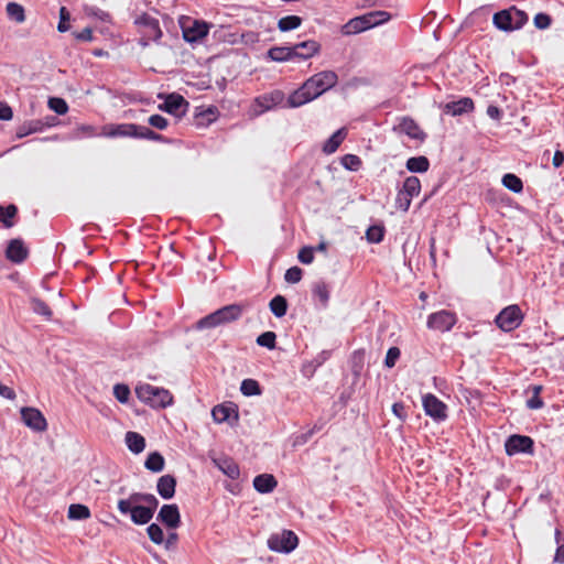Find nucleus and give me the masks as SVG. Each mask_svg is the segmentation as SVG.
Returning <instances> with one entry per match:
<instances>
[{
  "label": "nucleus",
  "instance_id": "423d86ee",
  "mask_svg": "<svg viewBox=\"0 0 564 564\" xmlns=\"http://www.w3.org/2000/svg\"><path fill=\"white\" fill-rule=\"evenodd\" d=\"M135 24L139 25L142 33V44L147 45L149 41H159L162 36L159 20L149 13H142L135 19Z\"/></svg>",
  "mask_w": 564,
  "mask_h": 564
},
{
  "label": "nucleus",
  "instance_id": "dca6fc26",
  "mask_svg": "<svg viewBox=\"0 0 564 564\" xmlns=\"http://www.w3.org/2000/svg\"><path fill=\"white\" fill-rule=\"evenodd\" d=\"M6 258L12 263L20 264L29 257V249L24 245L21 238H14L9 240L6 249Z\"/></svg>",
  "mask_w": 564,
  "mask_h": 564
},
{
  "label": "nucleus",
  "instance_id": "20e7f679",
  "mask_svg": "<svg viewBox=\"0 0 564 564\" xmlns=\"http://www.w3.org/2000/svg\"><path fill=\"white\" fill-rule=\"evenodd\" d=\"M135 394L140 401L153 409H165L173 403V395L169 390L149 383L137 386Z\"/></svg>",
  "mask_w": 564,
  "mask_h": 564
},
{
  "label": "nucleus",
  "instance_id": "c03bdc74",
  "mask_svg": "<svg viewBox=\"0 0 564 564\" xmlns=\"http://www.w3.org/2000/svg\"><path fill=\"white\" fill-rule=\"evenodd\" d=\"M138 139L151 140L156 142H169V140L164 135L151 130L145 126L140 124L138 130Z\"/></svg>",
  "mask_w": 564,
  "mask_h": 564
},
{
  "label": "nucleus",
  "instance_id": "0eeeda50",
  "mask_svg": "<svg viewBox=\"0 0 564 564\" xmlns=\"http://www.w3.org/2000/svg\"><path fill=\"white\" fill-rule=\"evenodd\" d=\"M299 543L297 535L291 530H283L280 534H272L268 540L270 550L282 553L292 552Z\"/></svg>",
  "mask_w": 564,
  "mask_h": 564
},
{
  "label": "nucleus",
  "instance_id": "13d9d810",
  "mask_svg": "<svg viewBox=\"0 0 564 564\" xmlns=\"http://www.w3.org/2000/svg\"><path fill=\"white\" fill-rule=\"evenodd\" d=\"M401 351L398 347H390L387 351L384 365L388 368L394 367L397 360L399 359Z\"/></svg>",
  "mask_w": 564,
  "mask_h": 564
},
{
  "label": "nucleus",
  "instance_id": "8fccbe9b",
  "mask_svg": "<svg viewBox=\"0 0 564 564\" xmlns=\"http://www.w3.org/2000/svg\"><path fill=\"white\" fill-rule=\"evenodd\" d=\"M48 107L57 115H65L68 111V105L63 98L51 97Z\"/></svg>",
  "mask_w": 564,
  "mask_h": 564
},
{
  "label": "nucleus",
  "instance_id": "09e8293b",
  "mask_svg": "<svg viewBox=\"0 0 564 564\" xmlns=\"http://www.w3.org/2000/svg\"><path fill=\"white\" fill-rule=\"evenodd\" d=\"M150 540L155 544H162L164 542V533L162 528L156 523H151L147 529Z\"/></svg>",
  "mask_w": 564,
  "mask_h": 564
},
{
  "label": "nucleus",
  "instance_id": "338daca9",
  "mask_svg": "<svg viewBox=\"0 0 564 564\" xmlns=\"http://www.w3.org/2000/svg\"><path fill=\"white\" fill-rule=\"evenodd\" d=\"M25 122L28 124L29 131H31V134L42 132L44 130L41 119H33Z\"/></svg>",
  "mask_w": 564,
  "mask_h": 564
},
{
  "label": "nucleus",
  "instance_id": "9b49d317",
  "mask_svg": "<svg viewBox=\"0 0 564 564\" xmlns=\"http://www.w3.org/2000/svg\"><path fill=\"white\" fill-rule=\"evenodd\" d=\"M188 101L180 94L172 93L164 97V102L159 105V109L176 117L185 115Z\"/></svg>",
  "mask_w": 564,
  "mask_h": 564
},
{
  "label": "nucleus",
  "instance_id": "a878e982",
  "mask_svg": "<svg viewBox=\"0 0 564 564\" xmlns=\"http://www.w3.org/2000/svg\"><path fill=\"white\" fill-rule=\"evenodd\" d=\"M276 486L278 481L271 474H261L253 479V487L260 494L272 492Z\"/></svg>",
  "mask_w": 564,
  "mask_h": 564
},
{
  "label": "nucleus",
  "instance_id": "2f4dec72",
  "mask_svg": "<svg viewBox=\"0 0 564 564\" xmlns=\"http://www.w3.org/2000/svg\"><path fill=\"white\" fill-rule=\"evenodd\" d=\"M18 215V207L14 204L8 206L0 205V221L4 228H12L14 226L13 218Z\"/></svg>",
  "mask_w": 564,
  "mask_h": 564
},
{
  "label": "nucleus",
  "instance_id": "f704fd0d",
  "mask_svg": "<svg viewBox=\"0 0 564 564\" xmlns=\"http://www.w3.org/2000/svg\"><path fill=\"white\" fill-rule=\"evenodd\" d=\"M302 24V18L299 15H286L278 21V29L281 32H289L297 29Z\"/></svg>",
  "mask_w": 564,
  "mask_h": 564
},
{
  "label": "nucleus",
  "instance_id": "4d7b16f0",
  "mask_svg": "<svg viewBox=\"0 0 564 564\" xmlns=\"http://www.w3.org/2000/svg\"><path fill=\"white\" fill-rule=\"evenodd\" d=\"M533 22L536 29L545 30L551 25L552 18L549 14L541 12L535 14Z\"/></svg>",
  "mask_w": 564,
  "mask_h": 564
},
{
  "label": "nucleus",
  "instance_id": "4c0bfd02",
  "mask_svg": "<svg viewBox=\"0 0 564 564\" xmlns=\"http://www.w3.org/2000/svg\"><path fill=\"white\" fill-rule=\"evenodd\" d=\"M31 307L35 314L42 315L46 321L52 319L53 312L43 300L39 297H32Z\"/></svg>",
  "mask_w": 564,
  "mask_h": 564
},
{
  "label": "nucleus",
  "instance_id": "72a5a7b5",
  "mask_svg": "<svg viewBox=\"0 0 564 564\" xmlns=\"http://www.w3.org/2000/svg\"><path fill=\"white\" fill-rule=\"evenodd\" d=\"M270 311L275 317H283L288 312V301L283 295H275L269 303Z\"/></svg>",
  "mask_w": 564,
  "mask_h": 564
},
{
  "label": "nucleus",
  "instance_id": "e2e57ef3",
  "mask_svg": "<svg viewBox=\"0 0 564 564\" xmlns=\"http://www.w3.org/2000/svg\"><path fill=\"white\" fill-rule=\"evenodd\" d=\"M73 35L76 40L82 42H90L94 39L91 28H85L80 32H74Z\"/></svg>",
  "mask_w": 564,
  "mask_h": 564
},
{
  "label": "nucleus",
  "instance_id": "79ce46f5",
  "mask_svg": "<svg viewBox=\"0 0 564 564\" xmlns=\"http://www.w3.org/2000/svg\"><path fill=\"white\" fill-rule=\"evenodd\" d=\"M221 325L217 311L206 315L205 317L200 318L196 322L195 328L196 329H205V328H214Z\"/></svg>",
  "mask_w": 564,
  "mask_h": 564
},
{
  "label": "nucleus",
  "instance_id": "5fc2aeb1",
  "mask_svg": "<svg viewBox=\"0 0 564 564\" xmlns=\"http://www.w3.org/2000/svg\"><path fill=\"white\" fill-rule=\"evenodd\" d=\"M70 19L69 11L65 7H61L59 9V22L57 25L58 32H66L69 30L68 21Z\"/></svg>",
  "mask_w": 564,
  "mask_h": 564
},
{
  "label": "nucleus",
  "instance_id": "2eb2a0df",
  "mask_svg": "<svg viewBox=\"0 0 564 564\" xmlns=\"http://www.w3.org/2000/svg\"><path fill=\"white\" fill-rule=\"evenodd\" d=\"M191 24H182L183 39L188 43H195L208 34V24L203 21L193 20Z\"/></svg>",
  "mask_w": 564,
  "mask_h": 564
},
{
  "label": "nucleus",
  "instance_id": "f03ea898",
  "mask_svg": "<svg viewBox=\"0 0 564 564\" xmlns=\"http://www.w3.org/2000/svg\"><path fill=\"white\" fill-rule=\"evenodd\" d=\"M391 18L387 11H371L362 15L350 19L346 24L341 26V34L352 35L360 32L367 31L371 28L380 25Z\"/></svg>",
  "mask_w": 564,
  "mask_h": 564
},
{
  "label": "nucleus",
  "instance_id": "a19ab883",
  "mask_svg": "<svg viewBox=\"0 0 564 564\" xmlns=\"http://www.w3.org/2000/svg\"><path fill=\"white\" fill-rule=\"evenodd\" d=\"M7 14L11 20L18 23H22L25 20L24 8L17 2H9L7 4Z\"/></svg>",
  "mask_w": 564,
  "mask_h": 564
},
{
  "label": "nucleus",
  "instance_id": "e433bc0d",
  "mask_svg": "<svg viewBox=\"0 0 564 564\" xmlns=\"http://www.w3.org/2000/svg\"><path fill=\"white\" fill-rule=\"evenodd\" d=\"M313 296L318 299L322 306H327L329 301V289L324 281H318L313 285Z\"/></svg>",
  "mask_w": 564,
  "mask_h": 564
},
{
  "label": "nucleus",
  "instance_id": "0e129e2a",
  "mask_svg": "<svg viewBox=\"0 0 564 564\" xmlns=\"http://www.w3.org/2000/svg\"><path fill=\"white\" fill-rule=\"evenodd\" d=\"M12 117L13 111L11 107L4 101H0V120H10Z\"/></svg>",
  "mask_w": 564,
  "mask_h": 564
},
{
  "label": "nucleus",
  "instance_id": "864d4df0",
  "mask_svg": "<svg viewBox=\"0 0 564 564\" xmlns=\"http://www.w3.org/2000/svg\"><path fill=\"white\" fill-rule=\"evenodd\" d=\"M303 270L300 267H292L286 270L284 279L288 283H297L302 280Z\"/></svg>",
  "mask_w": 564,
  "mask_h": 564
},
{
  "label": "nucleus",
  "instance_id": "774afa93",
  "mask_svg": "<svg viewBox=\"0 0 564 564\" xmlns=\"http://www.w3.org/2000/svg\"><path fill=\"white\" fill-rule=\"evenodd\" d=\"M487 115L491 119L499 121L501 119V117H502V110L499 107L495 106V105H489L487 107Z\"/></svg>",
  "mask_w": 564,
  "mask_h": 564
},
{
  "label": "nucleus",
  "instance_id": "1a4fd4ad",
  "mask_svg": "<svg viewBox=\"0 0 564 564\" xmlns=\"http://www.w3.org/2000/svg\"><path fill=\"white\" fill-rule=\"evenodd\" d=\"M457 322L456 314L446 310L432 313L427 317V327L441 333L449 332Z\"/></svg>",
  "mask_w": 564,
  "mask_h": 564
},
{
  "label": "nucleus",
  "instance_id": "aec40b11",
  "mask_svg": "<svg viewBox=\"0 0 564 564\" xmlns=\"http://www.w3.org/2000/svg\"><path fill=\"white\" fill-rule=\"evenodd\" d=\"M394 130L405 133L409 138L423 142L426 139V133L419 127L414 119L403 117Z\"/></svg>",
  "mask_w": 564,
  "mask_h": 564
},
{
  "label": "nucleus",
  "instance_id": "f3484780",
  "mask_svg": "<svg viewBox=\"0 0 564 564\" xmlns=\"http://www.w3.org/2000/svg\"><path fill=\"white\" fill-rule=\"evenodd\" d=\"M156 519L169 529H177L181 525L178 507L176 505H163Z\"/></svg>",
  "mask_w": 564,
  "mask_h": 564
},
{
  "label": "nucleus",
  "instance_id": "6e6552de",
  "mask_svg": "<svg viewBox=\"0 0 564 564\" xmlns=\"http://www.w3.org/2000/svg\"><path fill=\"white\" fill-rule=\"evenodd\" d=\"M505 448L509 456L520 453L532 455L534 453V441L527 435L513 434L507 438Z\"/></svg>",
  "mask_w": 564,
  "mask_h": 564
},
{
  "label": "nucleus",
  "instance_id": "412c9836",
  "mask_svg": "<svg viewBox=\"0 0 564 564\" xmlns=\"http://www.w3.org/2000/svg\"><path fill=\"white\" fill-rule=\"evenodd\" d=\"M284 99V93L280 89H274L270 93L258 96L254 101L262 109V111H267L281 105Z\"/></svg>",
  "mask_w": 564,
  "mask_h": 564
},
{
  "label": "nucleus",
  "instance_id": "a211bd4d",
  "mask_svg": "<svg viewBox=\"0 0 564 564\" xmlns=\"http://www.w3.org/2000/svg\"><path fill=\"white\" fill-rule=\"evenodd\" d=\"M294 59H308L321 51V44L315 40H307L292 45Z\"/></svg>",
  "mask_w": 564,
  "mask_h": 564
},
{
  "label": "nucleus",
  "instance_id": "393cba45",
  "mask_svg": "<svg viewBox=\"0 0 564 564\" xmlns=\"http://www.w3.org/2000/svg\"><path fill=\"white\" fill-rule=\"evenodd\" d=\"M176 478L173 475H163L158 479L156 490L163 499H171L175 495Z\"/></svg>",
  "mask_w": 564,
  "mask_h": 564
},
{
  "label": "nucleus",
  "instance_id": "5701e85b",
  "mask_svg": "<svg viewBox=\"0 0 564 564\" xmlns=\"http://www.w3.org/2000/svg\"><path fill=\"white\" fill-rule=\"evenodd\" d=\"M475 108L474 101L469 97H463L457 101L447 102L444 106V112L454 117L471 112Z\"/></svg>",
  "mask_w": 564,
  "mask_h": 564
},
{
  "label": "nucleus",
  "instance_id": "473e14b6",
  "mask_svg": "<svg viewBox=\"0 0 564 564\" xmlns=\"http://www.w3.org/2000/svg\"><path fill=\"white\" fill-rule=\"evenodd\" d=\"M165 459L159 452H152L148 455V458L144 462V466L147 469L153 473H160L164 469Z\"/></svg>",
  "mask_w": 564,
  "mask_h": 564
},
{
  "label": "nucleus",
  "instance_id": "7ed1b4c3",
  "mask_svg": "<svg viewBox=\"0 0 564 564\" xmlns=\"http://www.w3.org/2000/svg\"><path fill=\"white\" fill-rule=\"evenodd\" d=\"M529 20L528 14L518 9L516 6H511L508 9L496 12L492 17L494 25L505 32H512L523 28Z\"/></svg>",
  "mask_w": 564,
  "mask_h": 564
},
{
  "label": "nucleus",
  "instance_id": "6e6d98bb",
  "mask_svg": "<svg viewBox=\"0 0 564 564\" xmlns=\"http://www.w3.org/2000/svg\"><path fill=\"white\" fill-rule=\"evenodd\" d=\"M148 123L159 130H165L169 126V121L161 115H152L148 119Z\"/></svg>",
  "mask_w": 564,
  "mask_h": 564
},
{
  "label": "nucleus",
  "instance_id": "3c124183",
  "mask_svg": "<svg viewBox=\"0 0 564 564\" xmlns=\"http://www.w3.org/2000/svg\"><path fill=\"white\" fill-rule=\"evenodd\" d=\"M113 394L120 403H126L130 397V389L126 384L118 383L113 387Z\"/></svg>",
  "mask_w": 564,
  "mask_h": 564
},
{
  "label": "nucleus",
  "instance_id": "58836bf2",
  "mask_svg": "<svg viewBox=\"0 0 564 564\" xmlns=\"http://www.w3.org/2000/svg\"><path fill=\"white\" fill-rule=\"evenodd\" d=\"M502 184L506 188L513 193H521L523 189V183L519 176L512 173L505 174L502 177Z\"/></svg>",
  "mask_w": 564,
  "mask_h": 564
},
{
  "label": "nucleus",
  "instance_id": "bf43d9fd",
  "mask_svg": "<svg viewBox=\"0 0 564 564\" xmlns=\"http://www.w3.org/2000/svg\"><path fill=\"white\" fill-rule=\"evenodd\" d=\"M314 248L313 247H303L300 251H299V260L300 262H302L303 264H311L314 260Z\"/></svg>",
  "mask_w": 564,
  "mask_h": 564
},
{
  "label": "nucleus",
  "instance_id": "9d476101",
  "mask_svg": "<svg viewBox=\"0 0 564 564\" xmlns=\"http://www.w3.org/2000/svg\"><path fill=\"white\" fill-rule=\"evenodd\" d=\"M118 510L122 514H130L131 521L139 525L149 523L154 516L150 508L141 505L129 506L128 501H118Z\"/></svg>",
  "mask_w": 564,
  "mask_h": 564
},
{
  "label": "nucleus",
  "instance_id": "de8ad7c7",
  "mask_svg": "<svg viewBox=\"0 0 564 564\" xmlns=\"http://www.w3.org/2000/svg\"><path fill=\"white\" fill-rule=\"evenodd\" d=\"M341 165L349 171H358L361 166L362 162L358 155L355 154H345L340 159Z\"/></svg>",
  "mask_w": 564,
  "mask_h": 564
},
{
  "label": "nucleus",
  "instance_id": "7c9ffc66",
  "mask_svg": "<svg viewBox=\"0 0 564 564\" xmlns=\"http://www.w3.org/2000/svg\"><path fill=\"white\" fill-rule=\"evenodd\" d=\"M405 166L412 173H424L430 167V161L424 155L412 156L408 159Z\"/></svg>",
  "mask_w": 564,
  "mask_h": 564
},
{
  "label": "nucleus",
  "instance_id": "c85d7f7f",
  "mask_svg": "<svg viewBox=\"0 0 564 564\" xmlns=\"http://www.w3.org/2000/svg\"><path fill=\"white\" fill-rule=\"evenodd\" d=\"M124 441L128 448L134 454H140L145 448V438L137 432H127Z\"/></svg>",
  "mask_w": 564,
  "mask_h": 564
},
{
  "label": "nucleus",
  "instance_id": "f257e3e1",
  "mask_svg": "<svg viewBox=\"0 0 564 564\" xmlns=\"http://www.w3.org/2000/svg\"><path fill=\"white\" fill-rule=\"evenodd\" d=\"M338 76L334 70H322L307 78L297 89L290 94L286 106L301 107L335 87Z\"/></svg>",
  "mask_w": 564,
  "mask_h": 564
},
{
  "label": "nucleus",
  "instance_id": "ddd939ff",
  "mask_svg": "<svg viewBox=\"0 0 564 564\" xmlns=\"http://www.w3.org/2000/svg\"><path fill=\"white\" fill-rule=\"evenodd\" d=\"M21 419L23 423L36 432H44L47 429L46 419L42 412L35 408H22Z\"/></svg>",
  "mask_w": 564,
  "mask_h": 564
},
{
  "label": "nucleus",
  "instance_id": "603ef678",
  "mask_svg": "<svg viewBox=\"0 0 564 564\" xmlns=\"http://www.w3.org/2000/svg\"><path fill=\"white\" fill-rule=\"evenodd\" d=\"M413 197L400 189L397 194L395 205L400 210L408 212Z\"/></svg>",
  "mask_w": 564,
  "mask_h": 564
},
{
  "label": "nucleus",
  "instance_id": "680f3d73",
  "mask_svg": "<svg viewBox=\"0 0 564 564\" xmlns=\"http://www.w3.org/2000/svg\"><path fill=\"white\" fill-rule=\"evenodd\" d=\"M362 360H364V352L361 351H355L352 354V371L356 376L360 373V370L362 368Z\"/></svg>",
  "mask_w": 564,
  "mask_h": 564
},
{
  "label": "nucleus",
  "instance_id": "f8f14e48",
  "mask_svg": "<svg viewBox=\"0 0 564 564\" xmlns=\"http://www.w3.org/2000/svg\"><path fill=\"white\" fill-rule=\"evenodd\" d=\"M423 408L425 413L435 421H444L447 417L446 404L434 394L429 393L423 398Z\"/></svg>",
  "mask_w": 564,
  "mask_h": 564
},
{
  "label": "nucleus",
  "instance_id": "39448f33",
  "mask_svg": "<svg viewBox=\"0 0 564 564\" xmlns=\"http://www.w3.org/2000/svg\"><path fill=\"white\" fill-rule=\"evenodd\" d=\"M523 321L521 308L513 304L505 307L496 316V325L503 332H512L517 329Z\"/></svg>",
  "mask_w": 564,
  "mask_h": 564
},
{
  "label": "nucleus",
  "instance_id": "cd10ccee",
  "mask_svg": "<svg viewBox=\"0 0 564 564\" xmlns=\"http://www.w3.org/2000/svg\"><path fill=\"white\" fill-rule=\"evenodd\" d=\"M273 62H288L294 59L292 46H273L267 53Z\"/></svg>",
  "mask_w": 564,
  "mask_h": 564
},
{
  "label": "nucleus",
  "instance_id": "4468645a",
  "mask_svg": "<svg viewBox=\"0 0 564 564\" xmlns=\"http://www.w3.org/2000/svg\"><path fill=\"white\" fill-rule=\"evenodd\" d=\"M139 124L111 123L104 127V135L108 138H134L138 139Z\"/></svg>",
  "mask_w": 564,
  "mask_h": 564
},
{
  "label": "nucleus",
  "instance_id": "c9c22d12",
  "mask_svg": "<svg viewBox=\"0 0 564 564\" xmlns=\"http://www.w3.org/2000/svg\"><path fill=\"white\" fill-rule=\"evenodd\" d=\"M67 517L70 520H85L90 517V510L87 506L80 503H73L68 508Z\"/></svg>",
  "mask_w": 564,
  "mask_h": 564
},
{
  "label": "nucleus",
  "instance_id": "4be33fe9",
  "mask_svg": "<svg viewBox=\"0 0 564 564\" xmlns=\"http://www.w3.org/2000/svg\"><path fill=\"white\" fill-rule=\"evenodd\" d=\"M212 415L216 423L229 422L231 425V417L234 419L235 422H237L239 419L238 411L231 403L218 404L214 406L212 410Z\"/></svg>",
  "mask_w": 564,
  "mask_h": 564
},
{
  "label": "nucleus",
  "instance_id": "a18cd8bd",
  "mask_svg": "<svg viewBox=\"0 0 564 564\" xmlns=\"http://www.w3.org/2000/svg\"><path fill=\"white\" fill-rule=\"evenodd\" d=\"M384 228L382 226H370L366 231V238L369 242L379 243L383 240Z\"/></svg>",
  "mask_w": 564,
  "mask_h": 564
},
{
  "label": "nucleus",
  "instance_id": "49530a36",
  "mask_svg": "<svg viewBox=\"0 0 564 564\" xmlns=\"http://www.w3.org/2000/svg\"><path fill=\"white\" fill-rule=\"evenodd\" d=\"M257 344L269 349L275 348L276 335L274 332H264L257 337Z\"/></svg>",
  "mask_w": 564,
  "mask_h": 564
},
{
  "label": "nucleus",
  "instance_id": "c756f323",
  "mask_svg": "<svg viewBox=\"0 0 564 564\" xmlns=\"http://www.w3.org/2000/svg\"><path fill=\"white\" fill-rule=\"evenodd\" d=\"M543 386L541 384H531L528 388V392H532V397L527 400V408L530 410H539L544 406V402L540 397L543 391Z\"/></svg>",
  "mask_w": 564,
  "mask_h": 564
},
{
  "label": "nucleus",
  "instance_id": "b1692460",
  "mask_svg": "<svg viewBox=\"0 0 564 564\" xmlns=\"http://www.w3.org/2000/svg\"><path fill=\"white\" fill-rule=\"evenodd\" d=\"M213 464L230 479H238L240 476L239 466L231 457L213 458Z\"/></svg>",
  "mask_w": 564,
  "mask_h": 564
},
{
  "label": "nucleus",
  "instance_id": "052dcab7",
  "mask_svg": "<svg viewBox=\"0 0 564 564\" xmlns=\"http://www.w3.org/2000/svg\"><path fill=\"white\" fill-rule=\"evenodd\" d=\"M392 413L401 421L404 422L408 417L405 405L402 402L392 404Z\"/></svg>",
  "mask_w": 564,
  "mask_h": 564
},
{
  "label": "nucleus",
  "instance_id": "69168bd1",
  "mask_svg": "<svg viewBox=\"0 0 564 564\" xmlns=\"http://www.w3.org/2000/svg\"><path fill=\"white\" fill-rule=\"evenodd\" d=\"M143 502L147 503L145 507L150 508L151 512L154 514L159 506V500L156 499V497L152 494H145Z\"/></svg>",
  "mask_w": 564,
  "mask_h": 564
},
{
  "label": "nucleus",
  "instance_id": "ea45409f",
  "mask_svg": "<svg viewBox=\"0 0 564 564\" xmlns=\"http://www.w3.org/2000/svg\"><path fill=\"white\" fill-rule=\"evenodd\" d=\"M401 189L404 193H406L410 197H415L420 194L421 182L416 176H409L404 180V183H403V186Z\"/></svg>",
  "mask_w": 564,
  "mask_h": 564
},
{
  "label": "nucleus",
  "instance_id": "37998d69",
  "mask_svg": "<svg viewBox=\"0 0 564 564\" xmlns=\"http://www.w3.org/2000/svg\"><path fill=\"white\" fill-rule=\"evenodd\" d=\"M240 391L246 397L259 395L261 394V387L254 379H245L241 382Z\"/></svg>",
  "mask_w": 564,
  "mask_h": 564
},
{
  "label": "nucleus",
  "instance_id": "bb28decb",
  "mask_svg": "<svg viewBox=\"0 0 564 564\" xmlns=\"http://www.w3.org/2000/svg\"><path fill=\"white\" fill-rule=\"evenodd\" d=\"M347 135V131L345 128L338 129L336 132H334L324 143L323 145V152L325 154H332L337 151L339 145L343 143Z\"/></svg>",
  "mask_w": 564,
  "mask_h": 564
},
{
  "label": "nucleus",
  "instance_id": "6ab92c4d",
  "mask_svg": "<svg viewBox=\"0 0 564 564\" xmlns=\"http://www.w3.org/2000/svg\"><path fill=\"white\" fill-rule=\"evenodd\" d=\"M248 306L246 303H234L217 310L221 325L239 319Z\"/></svg>",
  "mask_w": 564,
  "mask_h": 564
}]
</instances>
